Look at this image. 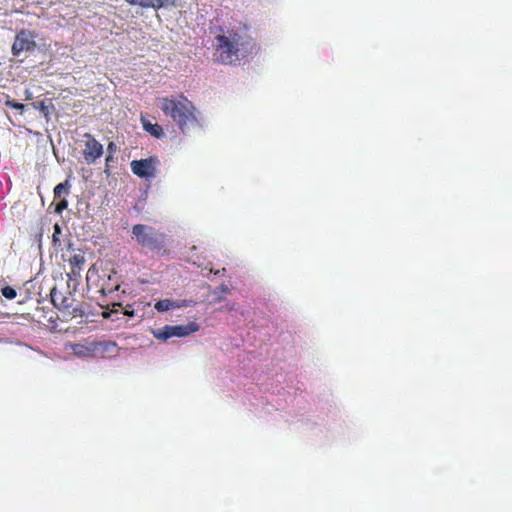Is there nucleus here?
<instances>
[{"mask_svg": "<svg viewBox=\"0 0 512 512\" xmlns=\"http://www.w3.org/2000/svg\"><path fill=\"white\" fill-rule=\"evenodd\" d=\"M253 45V39L246 32L234 28H219L214 41V56L218 63L236 64L240 60V54L248 53Z\"/></svg>", "mask_w": 512, "mask_h": 512, "instance_id": "nucleus-1", "label": "nucleus"}, {"mask_svg": "<svg viewBox=\"0 0 512 512\" xmlns=\"http://www.w3.org/2000/svg\"><path fill=\"white\" fill-rule=\"evenodd\" d=\"M157 105L166 117L171 118L182 133L202 126L199 112L195 105L183 94L160 97Z\"/></svg>", "mask_w": 512, "mask_h": 512, "instance_id": "nucleus-2", "label": "nucleus"}, {"mask_svg": "<svg viewBox=\"0 0 512 512\" xmlns=\"http://www.w3.org/2000/svg\"><path fill=\"white\" fill-rule=\"evenodd\" d=\"M132 238L142 249L158 255L168 253L167 235L146 224H135L131 230Z\"/></svg>", "mask_w": 512, "mask_h": 512, "instance_id": "nucleus-3", "label": "nucleus"}, {"mask_svg": "<svg viewBox=\"0 0 512 512\" xmlns=\"http://www.w3.org/2000/svg\"><path fill=\"white\" fill-rule=\"evenodd\" d=\"M200 328L199 324L196 322H190L186 325H166L161 329H158L154 332V336L157 339L167 340L171 337H186Z\"/></svg>", "mask_w": 512, "mask_h": 512, "instance_id": "nucleus-4", "label": "nucleus"}, {"mask_svg": "<svg viewBox=\"0 0 512 512\" xmlns=\"http://www.w3.org/2000/svg\"><path fill=\"white\" fill-rule=\"evenodd\" d=\"M159 159L157 156H150L149 158L133 160L130 163L133 174L139 178L151 179L157 175V165Z\"/></svg>", "mask_w": 512, "mask_h": 512, "instance_id": "nucleus-5", "label": "nucleus"}, {"mask_svg": "<svg viewBox=\"0 0 512 512\" xmlns=\"http://www.w3.org/2000/svg\"><path fill=\"white\" fill-rule=\"evenodd\" d=\"M35 35L33 32L22 29L15 37L12 44L11 52L15 57L20 56L23 52H31L36 48V42L34 40Z\"/></svg>", "mask_w": 512, "mask_h": 512, "instance_id": "nucleus-6", "label": "nucleus"}, {"mask_svg": "<svg viewBox=\"0 0 512 512\" xmlns=\"http://www.w3.org/2000/svg\"><path fill=\"white\" fill-rule=\"evenodd\" d=\"M68 249L71 250V254L67 259H64L70 265V272L67 276L69 279L77 280V278L81 276V272L86 262L85 254L79 249H72V244H69Z\"/></svg>", "mask_w": 512, "mask_h": 512, "instance_id": "nucleus-7", "label": "nucleus"}, {"mask_svg": "<svg viewBox=\"0 0 512 512\" xmlns=\"http://www.w3.org/2000/svg\"><path fill=\"white\" fill-rule=\"evenodd\" d=\"M84 137L87 139L85 148L83 150V157L89 164L94 163L103 154V145L96 140L90 133H85Z\"/></svg>", "mask_w": 512, "mask_h": 512, "instance_id": "nucleus-8", "label": "nucleus"}, {"mask_svg": "<svg viewBox=\"0 0 512 512\" xmlns=\"http://www.w3.org/2000/svg\"><path fill=\"white\" fill-rule=\"evenodd\" d=\"M192 301L188 300H171V299H162L155 303L154 308L158 312H165L171 309L187 307L191 305Z\"/></svg>", "mask_w": 512, "mask_h": 512, "instance_id": "nucleus-9", "label": "nucleus"}, {"mask_svg": "<svg viewBox=\"0 0 512 512\" xmlns=\"http://www.w3.org/2000/svg\"><path fill=\"white\" fill-rule=\"evenodd\" d=\"M51 300L58 309L68 310L72 306L73 299L63 296L56 289L51 290Z\"/></svg>", "mask_w": 512, "mask_h": 512, "instance_id": "nucleus-10", "label": "nucleus"}, {"mask_svg": "<svg viewBox=\"0 0 512 512\" xmlns=\"http://www.w3.org/2000/svg\"><path fill=\"white\" fill-rule=\"evenodd\" d=\"M141 122H142L143 129L146 132H148L149 134H151L152 136H154L155 138L161 139L165 136L162 126L159 125L158 123H151L144 117H141Z\"/></svg>", "mask_w": 512, "mask_h": 512, "instance_id": "nucleus-11", "label": "nucleus"}, {"mask_svg": "<svg viewBox=\"0 0 512 512\" xmlns=\"http://www.w3.org/2000/svg\"><path fill=\"white\" fill-rule=\"evenodd\" d=\"M130 5H139L142 8L160 9L164 6L165 0H125Z\"/></svg>", "mask_w": 512, "mask_h": 512, "instance_id": "nucleus-12", "label": "nucleus"}, {"mask_svg": "<svg viewBox=\"0 0 512 512\" xmlns=\"http://www.w3.org/2000/svg\"><path fill=\"white\" fill-rule=\"evenodd\" d=\"M72 348L74 354L78 356H89L94 351V348H90L81 344H74Z\"/></svg>", "mask_w": 512, "mask_h": 512, "instance_id": "nucleus-13", "label": "nucleus"}, {"mask_svg": "<svg viewBox=\"0 0 512 512\" xmlns=\"http://www.w3.org/2000/svg\"><path fill=\"white\" fill-rule=\"evenodd\" d=\"M70 184L69 181L66 180L65 182L59 183L54 188V197L60 198L63 193H69Z\"/></svg>", "mask_w": 512, "mask_h": 512, "instance_id": "nucleus-14", "label": "nucleus"}, {"mask_svg": "<svg viewBox=\"0 0 512 512\" xmlns=\"http://www.w3.org/2000/svg\"><path fill=\"white\" fill-rule=\"evenodd\" d=\"M2 295L7 299H14L17 296L16 290L12 286H5L1 289Z\"/></svg>", "mask_w": 512, "mask_h": 512, "instance_id": "nucleus-15", "label": "nucleus"}, {"mask_svg": "<svg viewBox=\"0 0 512 512\" xmlns=\"http://www.w3.org/2000/svg\"><path fill=\"white\" fill-rule=\"evenodd\" d=\"M68 207V201L66 199H61L55 207V212L58 214H61L63 210H65Z\"/></svg>", "mask_w": 512, "mask_h": 512, "instance_id": "nucleus-16", "label": "nucleus"}, {"mask_svg": "<svg viewBox=\"0 0 512 512\" xmlns=\"http://www.w3.org/2000/svg\"><path fill=\"white\" fill-rule=\"evenodd\" d=\"M7 105L16 110H23L25 108L23 104L17 103L15 101H7Z\"/></svg>", "mask_w": 512, "mask_h": 512, "instance_id": "nucleus-17", "label": "nucleus"}, {"mask_svg": "<svg viewBox=\"0 0 512 512\" xmlns=\"http://www.w3.org/2000/svg\"><path fill=\"white\" fill-rule=\"evenodd\" d=\"M37 108L44 114V115H47L48 114V107L47 105L45 104L44 101H41L38 103V106Z\"/></svg>", "mask_w": 512, "mask_h": 512, "instance_id": "nucleus-18", "label": "nucleus"}, {"mask_svg": "<svg viewBox=\"0 0 512 512\" xmlns=\"http://www.w3.org/2000/svg\"><path fill=\"white\" fill-rule=\"evenodd\" d=\"M117 150V146L114 142H110L108 145H107V152L108 154L110 155H113Z\"/></svg>", "mask_w": 512, "mask_h": 512, "instance_id": "nucleus-19", "label": "nucleus"}, {"mask_svg": "<svg viewBox=\"0 0 512 512\" xmlns=\"http://www.w3.org/2000/svg\"><path fill=\"white\" fill-rule=\"evenodd\" d=\"M113 160V155H110V154H107L106 156V171L108 170V167H109V162H111Z\"/></svg>", "mask_w": 512, "mask_h": 512, "instance_id": "nucleus-20", "label": "nucleus"}, {"mask_svg": "<svg viewBox=\"0 0 512 512\" xmlns=\"http://www.w3.org/2000/svg\"><path fill=\"white\" fill-rule=\"evenodd\" d=\"M222 291H223V292H227V291H228L227 286H222Z\"/></svg>", "mask_w": 512, "mask_h": 512, "instance_id": "nucleus-21", "label": "nucleus"}, {"mask_svg": "<svg viewBox=\"0 0 512 512\" xmlns=\"http://www.w3.org/2000/svg\"><path fill=\"white\" fill-rule=\"evenodd\" d=\"M55 230L59 231V226L57 224L55 225Z\"/></svg>", "mask_w": 512, "mask_h": 512, "instance_id": "nucleus-22", "label": "nucleus"}]
</instances>
